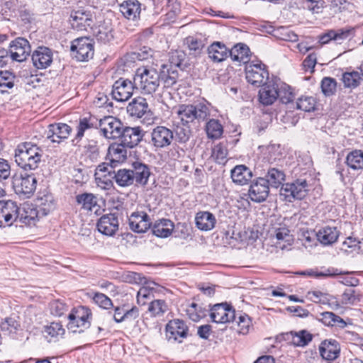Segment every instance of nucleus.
I'll return each instance as SVG.
<instances>
[{
    "label": "nucleus",
    "mask_w": 363,
    "mask_h": 363,
    "mask_svg": "<svg viewBox=\"0 0 363 363\" xmlns=\"http://www.w3.org/2000/svg\"><path fill=\"white\" fill-rule=\"evenodd\" d=\"M133 82L136 89L144 94H151L160 85V75L152 67H139L135 74Z\"/></svg>",
    "instance_id": "1"
},
{
    "label": "nucleus",
    "mask_w": 363,
    "mask_h": 363,
    "mask_svg": "<svg viewBox=\"0 0 363 363\" xmlns=\"http://www.w3.org/2000/svg\"><path fill=\"white\" fill-rule=\"evenodd\" d=\"M91 313L85 306L74 308L68 315L67 328L72 333H82L90 326Z\"/></svg>",
    "instance_id": "2"
},
{
    "label": "nucleus",
    "mask_w": 363,
    "mask_h": 363,
    "mask_svg": "<svg viewBox=\"0 0 363 363\" xmlns=\"http://www.w3.org/2000/svg\"><path fill=\"white\" fill-rule=\"evenodd\" d=\"M36 179L34 174L27 173L15 174L13 177L12 185L17 194L31 196L36 189Z\"/></svg>",
    "instance_id": "3"
},
{
    "label": "nucleus",
    "mask_w": 363,
    "mask_h": 363,
    "mask_svg": "<svg viewBox=\"0 0 363 363\" xmlns=\"http://www.w3.org/2000/svg\"><path fill=\"white\" fill-rule=\"evenodd\" d=\"M308 191V185L306 180L297 179L292 183L283 184L280 189V195L288 201L293 199H303Z\"/></svg>",
    "instance_id": "4"
},
{
    "label": "nucleus",
    "mask_w": 363,
    "mask_h": 363,
    "mask_svg": "<svg viewBox=\"0 0 363 363\" xmlns=\"http://www.w3.org/2000/svg\"><path fill=\"white\" fill-rule=\"evenodd\" d=\"M245 74L247 81L257 86H260L269 76L266 66L259 61H252L247 64Z\"/></svg>",
    "instance_id": "5"
},
{
    "label": "nucleus",
    "mask_w": 363,
    "mask_h": 363,
    "mask_svg": "<svg viewBox=\"0 0 363 363\" xmlns=\"http://www.w3.org/2000/svg\"><path fill=\"white\" fill-rule=\"evenodd\" d=\"M71 50L75 52V58L82 62L92 58L94 53L93 43L88 38H80L74 40L72 43Z\"/></svg>",
    "instance_id": "6"
},
{
    "label": "nucleus",
    "mask_w": 363,
    "mask_h": 363,
    "mask_svg": "<svg viewBox=\"0 0 363 363\" xmlns=\"http://www.w3.org/2000/svg\"><path fill=\"white\" fill-rule=\"evenodd\" d=\"M99 128L103 135L108 139L120 138L124 128L121 122L113 116L101 119Z\"/></svg>",
    "instance_id": "7"
},
{
    "label": "nucleus",
    "mask_w": 363,
    "mask_h": 363,
    "mask_svg": "<svg viewBox=\"0 0 363 363\" xmlns=\"http://www.w3.org/2000/svg\"><path fill=\"white\" fill-rule=\"evenodd\" d=\"M95 181L98 187L103 190H109L113 187L112 179H114L113 166L107 163H102L96 169Z\"/></svg>",
    "instance_id": "8"
},
{
    "label": "nucleus",
    "mask_w": 363,
    "mask_h": 363,
    "mask_svg": "<svg viewBox=\"0 0 363 363\" xmlns=\"http://www.w3.org/2000/svg\"><path fill=\"white\" fill-rule=\"evenodd\" d=\"M134 89H135L134 82L133 83L129 79L120 78L113 84L111 94L116 101H125L132 96Z\"/></svg>",
    "instance_id": "9"
},
{
    "label": "nucleus",
    "mask_w": 363,
    "mask_h": 363,
    "mask_svg": "<svg viewBox=\"0 0 363 363\" xmlns=\"http://www.w3.org/2000/svg\"><path fill=\"white\" fill-rule=\"evenodd\" d=\"M18 206L11 200L0 201V227L11 226L18 220Z\"/></svg>",
    "instance_id": "10"
},
{
    "label": "nucleus",
    "mask_w": 363,
    "mask_h": 363,
    "mask_svg": "<svg viewBox=\"0 0 363 363\" xmlns=\"http://www.w3.org/2000/svg\"><path fill=\"white\" fill-rule=\"evenodd\" d=\"M29 42L23 38H18L13 40L9 48L11 59L16 62H23L30 53Z\"/></svg>",
    "instance_id": "11"
},
{
    "label": "nucleus",
    "mask_w": 363,
    "mask_h": 363,
    "mask_svg": "<svg viewBox=\"0 0 363 363\" xmlns=\"http://www.w3.org/2000/svg\"><path fill=\"white\" fill-rule=\"evenodd\" d=\"M210 316L216 323H226L235 320V312L227 303H218L211 308Z\"/></svg>",
    "instance_id": "12"
},
{
    "label": "nucleus",
    "mask_w": 363,
    "mask_h": 363,
    "mask_svg": "<svg viewBox=\"0 0 363 363\" xmlns=\"http://www.w3.org/2000/svg\"><path fill=\"white\" fill-rule=\"evenodd\" d=\"M174 139L172 130L164 126H157L151 133V142L156 148H164L171 145Z\"/></svg>",
    "instance_id": "13"
},
{
    "label": "nucleus",
    "mask_w": 363,
    "mask_h": 363,
    "mask_svg": "<svg viewBox=\"0 0 363 363\" xmlns=\"http://www.w3.org/2000/svg\"><path fill=\"white\" fill-rule=\"evenodd\" d=\"M269 192V187L267 182L264 178L259 177L250 185L248 194L252 201L260 203L266 200Z\"/></svg>",
    "instance_id": "14"
},
{
    "label": "nucleus",
    "mask_w": 363,
    "mask_h": 363,
    "mask_svg": "<svg viewBox=\"0 0 363 363\" xmlns=\"http://www.w3.org/2000/svg\"><path fill=\"white\" fill-rule=\"evenodd\" d=\"M279 84L269 82L264 84L259 91V100L264 106L274 104L279 97Z\"/></svg>",
    "instance_id": "15"
},
{
    "label": "nucleus",
    "mask_w": 363,
    "mask_h": 363,
    "mask_svg": "<svg viewBox=\"0 0 363 363\" xmlns=\"http://www.w3.org/2000/svg\"><path fill=\"white\" fill-rule=\"evenodd\" d=\"M52 60V52L46 47H39L32 54L33 64L37 69H46L50 66Z\"/></svg>",
    "instance_id": "16"
},
{
    "label": "nucleus",
    "mask_w": 363,
    "mask_h": 363,
    "mask_svg": "<svg viewBox=\"0 0 363 363\" xmlns=\"http://www.w3.org/2000/svg\"><path fill=\"white\" fill-rule=\"evenodd\" d=\"M128 220L130 229L136 233H145L151 225L148 215L143 211L133 212Z\"/></svg>",
    "instance_id": "17"
},
{
    "label": "nucleus",
    "mask_w": 363,
    "mask_h": 363,
    "mask_svg": "<svg viewBox=\"0 0 363 363\" xmlns=\"http://www.w3.org/2000/svg\"><path fill=\"white\" fill-rule=\"evenodd\" d=\"M319 352L323 359L327 361H333L340 355V344L335 340H325L319 346Z\"/></svg>",
    "instance_id": "18"
},
{
    "label": "nucleus",
    "mask_w": 363,
    "mask_h": 363,
    "mask_svg": "<svg viewBox=\"0 0 363 363\" xmlns=\"http://www.w3.org/2000/svg\"><path fill=\"white\" fill-rule=\"evenodd\" d=\"M97 228L99 231L105 235H113L118 228L117 216L113 213L101 216L97 223Z\"/></svg>",
    "instance_id": "19"
},
{
    "label": "nucleus",
    "mask_w": 363,
    "mask_h": 363,
    "mask_svg": "<svg viewBox=\"0 0 363 363\" xmlns=\"http://www.w3.org/2000/svg\"><path fill=\"white\" fill-rule=\"evenodd\" d=\"M18 219L19 221L28 225H35L40 216L37 208L28 203H25L18 207Z\"/></svg>",
    "instance_id": "20"
},
{
    "label": "nucleus",
    "mask_w": 363,
    "mask_h": 363,
    "mask_svg": "<svg viewBox=\"0 0 363 363\" xmlns=\"http://www.w3.org/2000/svg\"><path fill=\"white\" fill-rule=\"evenodd\" d=\"M71 132V127L66 123L50 124L48 126L47 138L52 143H60L62 140L67 139Z\"/></svg>",
    "instance_id": "21"
},
{
    "label": "nucleus",
    "mask_w": 363,
    "mask_h": 363,
    "mask_svg": "<svg viewBox=\"0 0 363 363\" xmlns=\"http://www.w3.org/2000/svg\"><path fill=\"white\" fill-rule=\"evenodd\" d=\"M127 112L132 117L138 118L151 115L147 100L143 97H137L133 99L127 106Z\"/></svg>",
    "instance_id": "22"
},
{
    "label": "nucleus",
    "mask_w": 363,
    "mask_h": 363,
    "mask_svg": "<svg viewBox=\"0 0 363 363\" xmlns=\"http://www.w3.org/2000/svg\"><path fill=\"white\" fill-rule=\"evenodd\" d=\"M92 22V15L84 10L74 11L70 14V23L73 28L78 30H86Z\"/></svg>",
    "instance_id": "23"
},
{
    "label": "nucleus",
    "mask_w": 363,
    "mask_h": 363,
    "mask_svg": "<svg viewBox=\"0 0 363 363\" xmlns=\"http://www.w3.org/2000/svg\"><path fill=\"white\" fill-rule=\"evenodd\" d=\"M143 134L139 127H125L120 137L121 143L128 147L136 146L142 140Z\"/></svg>",
    "instance_id": "24"
},
{
    "label": "nucleus",
    "mask_w": 363,
    "mask_h": 363,
    "mask_svg": "<svg viewBox=\"0 0 363 363\" xmlns=\"http://www.w3.org/2000/svg\"><path fill=\"white\" fill-rule=\"evenodd\" d=\"M112 31L113 28L111 22L109 21H104L93 28V35L98 42L105 44L113 38Z\"/></svg>",
    "instance_id": "25"
},
{
    "label": "nucleus",
    "mask_w": 363,
    "mask_h": 363,
    "mask_svg": "<svg viewBox=\"0 0 363 363\" xmlns=\"http://www.w3.org/2000/svg\"><path fill=\"white\" fill-rule=\"evenodd\" d=\"M166 330L169 339L177 340L179 337H186L188 329L184 321L175 319L169 322Z\"/></svg>",
    "instance_id": "26"
},
{
    "label": "nucleus",
    "mask_w": 363,
    "mask_h": 363,
    "mask_svg": "<svg viewBox=\"0 0 363 363\" xmlns=\"http://www.w3.org/2000/svg\"><path fill=\"white\" fill-rule=\"evenodd\" d=\"M233 182L238 185H245L252 177V171L245 165H237L230 172Z\"/></svg>",
    "instance_id": "27"
},
{
    "label": "nucleus",
    "mask_w": 363,
    "mask_h": 363,
    "mask_svg": "<svg viewBox=\"0 0 363 363\" xmlns=\"http://www.w3.org/2000/svg\"><path fill=\"white\" fill-rule=\"evenodd\" d=\"M36 206L40 215L47 216L55 208L54 197L51 194L43 193L40 194L36 199Z\"/></svg>",
    "instance_id": "28"
},
{
    "label": "nucleus",
    "mask_w": 363,
    "mask_h": 363,
    "mask_svg": "<svg viewBox=\"0 0 363 363\" xmlns=\"http://www.w3.org/2000/svg\"><path fill=\"white\" fill-rule=\"evenodd\" d=\"M132 176L136 184L145 186L147 183L150 172L147 165L139 162L133 164Z\"/></svg>",
    "instance_id": "29"
},
{
    "label": "nucleus",
    "mask_w": 363,
    "mask_h": 363,
    "mask_svg": "<svg viewBox=\"0 0 363 363\" xmlns=\"http://www.w3.org/2000/svg\"><path fill=\"white\" fill-rule=\"evenodd\" d=\"M194 123L205 121L211 115V105L206 101L189 104Z\"/></svg>",
    "instance_id": "30"
},
{
    "label": "nucleus",
    "mask_w": 363,
    "mask_h": 363,
    "mask_svg": "<svg viewBox=\"0 0 363 363\" xmlns=\"http://www.w3.org/2000/svg\"><path fill=\"white\" fill-rule=\"evenodd\" d=\"M174 228V223L169 219L162 218L155 221L152 225V233L159 238L169 237Z\"/></svg>",
    "instance_id": "31"
},
{
    "label": "nucleus",
    "mask_w": 363,
    "mask_h": 363,
    "mask_svg": "<svg viewBox=\"0 0 363 363\" xmlns=\"http://www.w3.org/2000/svg\"><path fill=\"white\" fill-rule=\"evenodd\" d=\"M228 52L229 50L226 46L220 42H214L208 48V57L215 62H220L225 60L228 56Z\"/></svg>",
    "instance_id": "32"
},
{
    "label": "nucleus",
    "mask_w": 363,
    "mask_h": 363,
    "mask_svg": "<svg viewBox=\"0 0 363 363\" xmlns=\"http://www.w3.org/2000/svg\"><path fill=\"white\" fill-rule=\"evenodd\" d=\"M196 227L203 231L211 230L215 227L216 222L215 216L208 211L196 213L195 217Z\"/></svg>",
    "instance_id": "33"
},
{
    "label": "nucleus",
    "mask_w": 363,
    "mask_h": 363,
    "mask_svg": "<svg viewBox=\"0 0 363 363\" xmlns=\"http://www.w3.org/2000/svg\"><path fill=\"white\" fill-rule=\"evenodd\" d=\"M120 11L128 19L135 20L140 13V3L138 0H126L120 5Z\"/></svg>",
    "instance_id": "34"
},
{
    "label": "nucleus",
    "mask_w": 363,
    "mask_h": 363,
    "mask_svg": "<svg viewBox=\"0 0 363 363\" xmlns=\"http://www.w3.org/2000/svg\"><path fill=\"white\" fill-rule=\"evenodd\" d=\"M284 338L295 346L304 347L312 340V335L306 330L298 333L291 331L284 335Z\"/></svg>",
    "instance_id": "35"
},
{
    "label": "nucleus",
    "mask_w": 363,
    "mask_h": 363,
    "mask_svg": "<svg viewBox=\"0 0 363 363\" xmlns=\"http://www.w3.org/2000/svg\"><path fill=\"white\" fill-rule=\"evenodd\" d=\"M156 286V283L148 281L141 286L137 293L138 303L144 306L149 300L154 298V294L157 291Z\"/></svg>",
    "instance_id": "36"
},
{
    "label": "nucleus",
    "mask_w": 363,
    "mask_h": 363,
    "mask_svg": "<svg viewBox=\"0 0 363 363\" xmlns=\"http://www.w3.org/2000/svg\"><path fill=\"white\" fill-rule=\"evenodd\" d=\"M232 60L246 64L250 60V49L242 43L235 45L228 52Z\"/></svg>",
    "instance_id": "37"
},
{
    "label": "nucleus",
    "mask_w": 363,
    "mask_h": 363,
    "mask_svg": "<svg viewBox=\"0 0 363 363\" xmlns=\"http://www.w3.org/2000/svg\"><path fill=\"white\" fill-rule=\"evenodd\" d=\"M316 237L320 243L324 245H329L337 241L339 237V232L336 228L325 227L319 230Z\"/></svg>",
    "instance_id": "38"
},
{
    "label": "nucleus",
    "mask_w": 363,
    "mask_h": 363,
    "mask_svg": "<svg viewBox=\"0 0 363 363\" xmlns=\"http://www.w3.org/2000/svg\"><path fill=\"white\" fill-rule=\"evenodd\" d=\"M285 177L282 170L277 168H269L264 179L267 182L269 186L278 188L284 182Z\"/></svg>",
    "instance_id": "39"
},
{
    "label": "nucleus",
    "mask_w": 363,
    "mask_h": 363,
    "mask_svg": "<svg viewBox=\"0 0 363 363\" xmlns=\"http://www.w3.org/2000/svg\"><path fill=\"white\" fill-rule=\"evenodd\" d=\"M306 298L314 303L324 305H335L336 308L340 307L337 301H333V298L330 295L320 291H308L306 294Z\"/></svg>",
    "instance_id": "40"
},
{
    "label": "nucleus",
    "mask_w": 363,
    "mask_h": 363,
    "mask_svg": "<svg viewBox=\"0 0 363 363\" xmlns=\"http://www.w3.org/2000/svg\"><path fill=\"white\" fill-rule=\"evenodd\" d=\"M126 146L122 143L112 145L108 148V156L112 164L124 161L126 158Z\"/></svg>",
    "instance_id": "41"
},
{
    "label": "nucleus",
    "mask_w": 363,
    "mask_h": 363,
    "mask_svg": "<svg viewBox=\"0 0 363 363\" xmlns=\"http://www.w3.org/2000/svg\"><path fill=\"white\" fill-rule=\"evenodd\" d=\"M319 320L326 326H337L344 328L347 325L346 322L341 317L333 312L321 313Z\"/></svg>",
    "instance_id": "42"
},
{
    "label": "nucleus",
    "mask_w": 363,
    "mask_h": 363,
    "mask_svg": "<svg viewBox=\"0 0 363 363\" xmlns=\"http://www.w3.org/2000/svg\"><path fill=\"white\" fill-rule=\"evenodd\" d=\"M76 201L84 210L92 211L95 209V211H97V200L92 194L84 193L77 195Z\"/></svg>",
    "instance_id": "43"
},
{
    "label": "nucleus",
    "mask_w": 363,
    "mask_h": 363,
    "mask_svg": "<svg viewBox=\"0 0 363 363\" xmlns=\"http://www.w3.org/2000/svg\"><path fill=\"white\" fill-rule=\"evenodd\" d=\"M168 311V306L165 301L156 299L150 301L147 312L151 317L160 318Z\"/></svg>",
    "instance_id": "44"
},
{
    "label": "nucleus",
    "mask_w": 363,
    "mask_h": 363,
    "mask_svg": "<svg viewBox=\"0 0 363 363\" xmlns=\"http://www.w3.org/2000/svg\"><path fill=\"white\" fill-rule=\"evenodd\" d=\"M206 132L208 138L217 140L221 138L223 127L218 120L211 119L206 125Z\"/></svg>",
    "instance_id": "45"
},
{
    "label": "nucleus",
    "mask_w": 363,
    "mask_h": 363,
    "mask_svg": "<svg viewBox=\"0 0 363 363\" xmlns=\"http://www.w3.org/2000/svg\"><path fill=\"white\" fill-rule=\"evenodd\" d=\"M130 169H121L114 172V179L116 184L122 187L132 185L134 182Z\"/></svg>",
    "instance_id": "46"
},
{
    "label": "nucleus",
    "mask_w": 363,
    "mask_h": 363,
    "mask_svg": "<svg viewBox=\"0 0 363 363\" xmlns=\"http://www.w3.org/2000/svg\"><path fill=\"white\" fill-rule=\"evenodd\" d=\"M346 162L353 169H363V150H355L350 152L347 156Z\"/></svg>",
    "instance_id": "47"
},
{
    "label": "nucleus",
    "mask_w": 363,
    "mask_h": 363,
    "mask_svg": "<svg viewBox=\"0 0 363 363\" xmlns=\"http://www.w3.org/2000/svg\"><path fill=\"white\" fill-rule=\"evenodd\" d=\"M177 118L184 125L194 123L193 115L189 104H181L175 108Z\"/></svg>",
    "instance_id": "48"
},
{
    "label": "nucleus",
    "mask_w": 363,
    "mask_h": 363,
    "mask_svg": "<svg viewBox=\"0 0 363 363\" xmlns=\"http://www.w3.org/2000/svg\"><path fill=\"white\" fill-rule=\"evenodd\" d=\"M14 75L9 71H0V92L9 91L14 86Z\"/></svg>",
    "instance_id": "49"
},
{
    "label": "nucleus",
    "mask_w": 363,
    "mask_h": 363,
    "mask_svg": "<svg viewBox=\"0 0 363 363\" xmlns=\"http://www.w3.org/2000/svg\"><path fill=\"white\" fill-rule=\"evenodd\" d=\"M228 154L227 145L220 143L214 146L211 157L218 164H224Z\"/></svg>",
    "instance_id": "50"
},
{
    "label": "nucleus",
    "mask_w": 363,
    "mask_h": 363,
    "mask_svg": "<svg viewBox=\"0 0 363 363\" xmlns=\"http://www.w3.org/2000/svg\"><path fill=\"white\" fill-rule=\"evenodd\" d=\"M15 161L22 169L26 170V163L29 161V155L25 143L18 145L16 150Z\"/></svg>",
    "instance_id": "51"
},
{
    "label": "nucleus",
    "mask_w": 363,
    "mask_h": 363,
    "mask_svg": "<svg viewBox=\"0 0 363 363\" xmlns=\"http://www.w3.org/2000/svg\"><path fill=\"white\" fill-rule=\"evenodd\" d=\"M362 79L360 73L357 71L345 72L342 76L344 85L347 88H355L358 86Z\"/></svg>",
    "instance_id": "52"
},
{
    "label": "nucleus",
    "mask_w": 363,
    "mask_h": 363,
    "mask_svg": "<svg viewBox=\"0 0 363 363\" xmlns=\"http://www.w3.org/2000/svg\"><path fill=\"white\" fill-rule=\"evenodd\" d=\"M315 106V100L312 96H301L296 102V108L306 112L313 111Z\"/></svg>",
    "instance_id": "53"
},
{
    "label": "nucleus",
    "mask_w": 363,
    "mask_h": 363,
    "mask_svg": "<svg viewBox=\"0 0 363 363\" xmlns=\"http://www.w3.org/2000/svg\"><path fill=\"white\" fill-rule=\"evenodd\" d=\"M279 97L278 99L283 104H289L293 101L295 96L291 88L286 84H279Z\"/></svg>",
    "instance_id": "54"
},
{
    "label": "nucleus",
    "mask_w": 363,
    "mask_h": 363,
    "mask_svg": "<svg viewBox=\"0 0 363 363\" xmlns=\"http://www.w3.org/2000/svg\"><path fill=\"white\" fill-rule=\"evenodd\" d=\"M19 327L20 324L18 320L13 317L6 318L0 323L1 330L9 333H16Z\"/></svg>",
    "instance_id": "55"
},
{
    "label": "nucleus",
    "mask_w": 363,
    "mask_h": 363,
    "mask_svg": "<svg viewBox=\"0 0 363 363\" xmlns=\"http://www.w3.org/2000/svg\"><path fill=\"white\" fill-rule=\"evenodd\" d=\"M350 6V3L347 0H330L328 8L335 14L347 10Z\"/></svg>",
    "instance_id": "56"
},
{
    "label": "nucleus",
    "mask_w": 363,
    "mask_h": 363,
    "mask_svg": "<svg viewBox=\"0 0 363 363\" xmlns=\"http://www.w3.org/2000/svg\"><path fill=\"white\" fill-rule=\"evenodd\" d=\"M236 320L239 328L238 333L240 334L246 335L249 333L251 326V320L247 314H240Z\"/></svg>",
    "instance_id": "57"
},
{
    "label": "nucleus",
    "mask_w": 363,
    "mask_h": 363,
    "mask_svg": "<svg viewBox=\"0 0 363 363\" xmlns=\"http://www.w3.org/2000/svg\"><path fill=\"white\" fill-rule=\"evenodd\" d=\"M321 89L325 96H331L336 91V81L330 77H325L321 82Z\"/></svg>",
    "instance_id": "58"
},
{
    "label": "nucleus",
    "mask_w": 363,
    "mask_h": 363,
    "mask_svg": "<svg viewBox=\"0 0 363 363\" xmlns=\"http://www.w3.org/2000/svg\"><path fill=\"white\" fill-rule=\"evenodd\" d=\"M69 307L60 300H55L50 303V313L55 316H62Z\"/></svg>",
    "instance_id": "59"
},
{
    "label": "nucleus",
    "mask_w": 363,
    "mask_h": 363,
    "mask_svg": "<svg viewBox=\"0 0 363 363\" xmlns=\"http://www.w3.org/2000/svg\"><path fill=\"white\" fill-rule=\"evenodd\" d=\"M93 301L99 307L108 309L113 306L111 300L105 294L101 293H95L92 297Z\"/></svg>",
    "instance_id": "60"
},
{
    "label": "nucleus",
    "mask_w": 363,
    "mask_h": 363,
    "mask_svg": "<svg viewBox=\"0 0 363 363\" xmlns=\"http://www.w3.org/2000/svg\"><path fill=\"white\" fill-rule=\"evenodd\" d=\"M360 242L355 238L348 237L342 243V250L346 252H358Z\"/></svg>",
    "instance_id": "61"
},
{
    "label": "nucleus",
    "mask_w": 363,
    "mask_h": 363,
    "mask_svg": "<svg viewBox=\"0 0 363 363\" xmlns=\"http://www.w3.org/2000/svg\"><path fill=\"white\" fill-rule=\"evenodd\" d=\"M64 329L62 325L59 323H51L50 325L45 327L44 333L52 337L62 335Z\"/></svg>",
    "instance_id": "62"
},
{
    "label": "nucleus",
    "mask_w": 363,
    "mask_h": 363,
    "mask_svg": "<svg viewBox=\"0 0 363 363\" xmlns=\"http://www.w3.org/2000/svg\"><path fill=\"white\" fill-rule=\"evenodd\" d=\"M91 126L92 124L86 118L80 119L79 123L77 125V133L73 141L77 140L78 142L79 140H80L84 136V132L86 130L90 129Z\"/></svg>",
    "instance_id": "63"
},
{
    "label": "nucleus",
    "mask_w": 363,
    "mask_h": 363,
    "mask_svg": "<svg viewBox=\"0 0 363 363\" xmlns=\"http://www.w3.org/2000/svg\"><path fill=\"white\" fill-rule=\"evenodd\" d=\"M275 237L278 241L277 244H280L281 241H284L288 245H290L293 241L291 235L287 228H281L276 230Z\"/></svg>",
    "instance_id": "64"
}]
</instances>
